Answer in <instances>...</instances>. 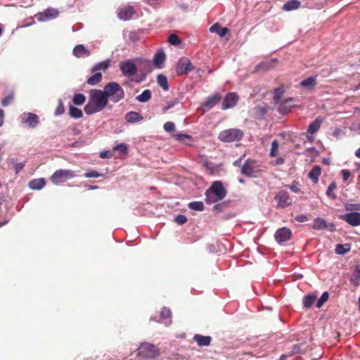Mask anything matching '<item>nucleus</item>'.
Masks as SVG:
<instances>
[{"label":"nucleus","instance_id":"obj_48","mask_svg":"<svg viewBox=\"0 0 360 360\" xmlns=\"http://www.w3.org/2000/svg\"><path fill=\"white\" fill-rule=\"evenodd\" d=\"M175 222L179 225L184 224L187 221V218L185 215L179 214L174 219Z\"/></svg>","mask_w":360,"mask_h":360},{"label":"nucleus","instance_id":"obj_61","mask_svg":"<svg viewBox=\"0 0 360 360\" xmlns=\"http://www.w3.org/2000/svg\"><path fill=\"white\" fill-rule=\"evenodd\" d=\"M146 74H142L139 78H136L134 81L136 83H139L146 79Z\"/></svg>","mask_w":360,"mask_h":360},{"label":"nucleus","instance_id":"obj_13","mask_svg":"<svg viewBox=\"0 0 360 360\" xmlns=\"http://www.w3.org/2000/svg\"><path fill=\"white\" fill-rule=\"evenodd\" d=\"M291 236V230L286 227L278 229L274 234V238L278 243H282L289 240Z\"/></svg>","mask_w":360,"mask_h":360},{"label":"nucleus","instance_id":"obj_40","mask_svg":"<svg viewBox=\"0 0 360 360\" xmlns=\"http://www.w3.org/2000/svg\"><path fill=\"white\" fill-rule=\"evenodd\" d=\"M188 207L193 210L202 211L204 210V205H203L202 202L195 201V202H190L188 204Z\"/></svg>","mask_w":360,"mask_h":360},{"label":"nucleus","instance_id":"obj_39","mask_svg":"<svg viewBox=\"0 0 360 360\" xmlns=\"http://www.w3.org/2000/svg\"><path fill=\"white\" fill-rule=\"evenodd\" d=\"M86 101V97L82 94H76L73 98L72 102L75 105H80L84 103Z\"/></svg>","mask_w":360,"mask_h":360},{"label":"nucleus","instance_id":"obj_8","mask_svg":"<svg viewBox=\"0 0 360 360\" xmlns=\"http://www.w3.org/2000/svg\"><path fill=\"white\" fill-rule=\"evenodd\" d=\"M39 116L33 112H24L21 115V123L27 127L34 129L39 123Z\"/></svg>","mask_w":360,"mask_h":360},{"label":"nucleus","instance_id":"obj_49","mask_svg":"<svg viewBox=\"0 0 360 360\" xmlns=\"http://www.w3.org/2000/svg\"><path fill=\"white\" fill-rule=\"evenodd\" d=\"M101 176H103L101 174L93 170L87 172L84 174V176L86 178H97Z\"/></svg>","mask_w":360,"mask_h":360},{"label":"nucleus","instance_id":"obj_63","mask_svg":"<svg viewBox=\"0 0 360 360\" xmlns=\"http://www.w3.org/2000/svg\"><path fill=\"white\" fill-rule=\"evenodd\" d=\"M279 63V61L276 58H271V68L277 66Z\"/></svg>","mask_w":360,"mask_h":360},{"label":"nucleus","instance_id":"obj_29","mask_svg":"<svg viewBox=\"0 0 360 360\" xmlns=\"http://www.w3.org/2000/svg\"><path fill=\"white\" fill-rule=\"evenodd\" d=\"M301 3L297 0H290L287 1L283 6V9L285 11H290L299 8Z\"/></svg>","mask_w":360,"mask_h":360},{"label":"nucleus","instance_id":"obj_47","mask_svg":"<svg viewBox=\"0 0 360 360\" xmlns=\"http://www.w3.org/2000/svg\"><path fill=\"white\" fill-rule=\"evenodd\" d=\"M278 142L274 140L271 143V157H276L278 155Z\"/></svg>","mask_w":360,"mask_h":360},{"label":"nucleus","instance_id":"obj_7","mask_svg":"<svg viewBox=\"0 0 360 360\" xmlns=\"http://www.w3.org/2000/svg\"><path fill=\"white\" fill-rule=\"evenodd\" d=\"M190 60L187 58H181L176 65V73L178 76L187 75L193 70Z\"/></svg>","mask_w":360,"mask_h":360},{"label":"nucleus","instance_id":"obj_52","mask_svg":"<svg viewBox=\"0 0 360 360\" xmlns=\"http://www.w3.org/2000/svg\"><path fill=\"white\" fill-rule=\"evenodd\" d=\"M345 209L347 211L359 210H360V205L358 204H347L345 205Z\"/></svg>","mask_w":360,"mask_h":360},{"label":"nucleus","instance_id":"obj_53","mask_svg":"<svg viewBox=\"0 0 360 360\" xmlns=\"http://www.w3.org/2000/svg\"><path fill=\"white\" fill-rule=\"evenodd\" d=\"M113 156V154H112V152L110 151V150H105V151H102L101 153H100V157L101 158H103V159H105V158H112Z\"/></svg>","mask_w":360,"mask_h":360},{"label":"nucleus","instance_id":"obj_55","mask_svg":"<svg viewBox=\"0 0 360 360\" xmlns=\"http://www.w3.org/2000/svg\"><path fill=\"white\" fill-rule=\"evenodd\" d=\"M341 173H342V179L344 181H346L348 180V179L351 176V173L349 170L347 169H342L341 171Z\"/></svg>","mask_w":360,"mask_h":360},{"label":"nucleus","instance_id":"obj_60","mask_svg":"<svg viewBox=\"0 0 360 360\" xmlns=\"http://www.w3.org/2000/svg\"><path fill=\"white\" fill-rule=\"evenodd\" d=\"M160 0H144V1L148 5L153 6L158 4Z\"/></svg>","mask_w":360,"mask_h":360},{"label":"nucleus","instance_id":"obj_33","mask_svg":"<svg viewBox=\"0 0 360 360\" xmlns=\"http://www.w3.org/2000/svg\"><path fill=\"white\" fill-rule=\"evenodd\" d=\"M351 249V246L348 243L345 244H338L335 248V253L338 255H344L348 252H349Z\"/></svg>","mask_w":360,"mask_h":360},{"label":"nucleus","instance_id":"obj_26","mask_svg":"<svg viewBox=\"0 0 360 360\" xmlns=\"http://www.w3.org/2000/svg\"><path fill=\"white\" fill-rule=\"evenodd\" d=\"M322 122V118L320 117H317L313 122L309 124L307 129V133L310 134H314L316 133L320 129Z\"/></svg>","mask_w":360,"mask_h":360},{"label":"nucleus","instance_id":"obj_16","mask_svg":"<svg viewBox=\"0 0 360 360\" xmlns=\"http://www.w3.org/2000/svg\"><path fill=\"white\" fill-rule=\"evenodd\" d=\"M256 162L252 160H247L241 168V173L248 176H255Z\"/></svg>","mask_w":360,"mask_h":360},{"label":"nucleus","instance_id":"obj_64","mask_svg":"<svg viewBox=\"0 0 360 360\" xmlns=\"http://www.w3.org/2000/svg\"><path fill=\"white\" fill-rule=\"evenodd\" d=\"M174 106V104L173 103H168L167 106H165L163 108H162V110L164 112H167L169 108H171L172 107Z\"/></svg>","mask_w":360,"mask_h":360},{"label":"nucleus","instance_id":"obj_22","mask_svg":"<svg viewBox=\"0 0 360 360\" xmlns=\"http://www.w3.org/2000/svg\"><path fill=\"white\" fill-rule=\"evenodd\" d=\"M210 32L223 37L228 33L229 30L226 27H222L219 23H215L210 27Z\"/></svg>","mask_w":360,"mask_h":360},{"label":"nucleus","instance_id":"obj_57","mask_svg":"<svg viewBox=\"0 0 360 360\" xmlns=\"http://www.w3.org/2000/svg\"><path fill=\"white\" fill-rule=\"evenodd\" d=\"M295 220L298 222H304L307 221V217L304 214H298L295 217Z\"/></svg>","mask_w":360,"mask_h":360},{"label":"nucleus","instance_id":"obj_56","mask_svg":"<svg viewBox=\"0 0 360 360\" xmlns=\"http://www.w3.org/2000/svg\"><path fill=\"white\" fill-rule=\"evenodd\" d=\"M289 188L294 193H299L300 191V188L299 187V185L297 182H295L292 185L289 186Z\"/></svg>","mask_w":360,"mask_h":360},{"label":"nucleus","instance_id":"obj_23","mask_svg":"<svg viewBox=\"0 0 360 360\" xmlns=\"http://www.w3.org/2000/svg\"><path fill=\"white\" fill-rule=\"evenodd\" d=\"M267 112L268 108L265 106L257 105L254 108V117L257 120H262Z\"/></svg>","mask_w":360,"mask_h":360},{"label":"nucleus","instance_id":"obj_15","mask_svg":"<svg viewBox=\"0 0 360 360\" xmlns=\"http://www.w3.org/2000/svg\"><path fill=\"white\" fill-rule=\"evenodd\" d=\"M238 99L239 97L236 93H229L222 102V109L226 110L234 107L237 104Z\"/></svg>","mask_w":360,"mask_h":360},{"label":"nucleus","instance_id":"obj_35","mask_svg":"<svg viewBox=\"0 0 360 360\" xmlns=\"http://www.w3.org/2000/svg\"><path fill=\"white\" fill-rule=\"evenodd\" d=\"M102 78V74L101 72H95V74L91 76L86 81V83L89 85H96L98 84Z\"/></svg>","mask_w":360,"mask_h":360},{"label":"nucleus","instance_id":"obj_46","mask_svg":"<svg viewBox=\"0 0 360 360\" xmlns=\"http://www.w3.org/2000/svg\"><path fill=\"white\" fill-rule=\"evenodd\" d=\"M14 99V95L13 94H11L6 96L1 101V104L3 106H6L9 104H11Z\"/></svg>","mask_w":360,"mask_h":360},{"label":"nucleus","instance_id":"obj_34","mask_svg":"<svg viewBox=\"0 0 360 360\" xmlns=\"http://www.w3.org/2000/svg\"><path fill=\"white\" fill-rule=\"evenodd\" d=\"M151 98V92L149 89L144 90L136 99L141 103H146Z\"/></svg>","mask_w":360,"mask_h":360},{"label":"nucleus","instance_id":"obj_9","mask_svg":"<svg viewBox=\"0 0 360 360\" xmlns=\"http://www.w3.org/2000/svg\"><path fill=\"white\" fill-rule=\"evenodd\" d=\"M274 199L277 203V207L279 208H285L292 204V200L285 191H280L276 194Z\"/></svg>","mask_w":360,"mask_h":360},{"label":"nucleus","instance_id":"obj_10","mask_svg":"<svg viewBox=\"0 0 360 360\" xmlns=\"http://www.w3.org/2000/svg\"><path fill=\"white\" fill-rule=\"evenodd\" d=\"M119 66L122 73L127 77L133 76L138 71L137 67L131 60L120 62Z\"/></svg>","mask_w":360,"mask_h":360},{"label":"nucleus","instance_id":"obj_37","mask_svg":"<svg viewBox=\"0 0 360 360\" xmlns=\"http://www.w3.org/2000/svg\"><path fill=\"white\" fill-rule=\"evenodd\" d=\"M69 114L75 119L81 118L83 116L82 111L73 105L69 107Z\"/></svg>","mask_w":360,"mask_h":360},{"label":"nucleus","instance_id":"obj_28","mask_svg":"<svg viewBox=\"0 0 360 360\" xmlns=\"http://www.w3.org/2000/svg\"><path fill=\"white\" fill-rule=\"evenodd\" d=\"M316 85V79L315 77H309L300 83V86L307 89H313Z\"/></svg>","mask_w":360,"mask_h":360},{"label":"nucleus","instance_id":"obj_14","mask_svg":"<svg viewBox=\"0 0 360 360\" xmlns=\"http://www.w3.org/2000/svg\"><path fill=\"white\" fill-rule=\"evenodd\" d=\"M134 13V7L129 5L122 6L117 9V16L120 19L123 20H129Z\"/></svg>","mask_w":360,"mask_h":360},{"label":"nucleus","instance_id":"obj_3","mask_svg":"<svg viewBox=\"0 0 360 360\" xmlns=\"http://www.w3.org/2000/svg\"><path fill=\"white\" fill-rule=\"evenodd\" d=\"M104 94L109 100L110 98L114 103H117L124 96V91L121 86L115 82L108 83L103 90Z\"/></svg>","mask_w":360,"mask_h":360},{"label":"nucleus","instance_id":"obj_32","mask_svg":"<svg viewBox=\"0 0 360 360\" xmlns=\"http://www.w3.org/2000/svg\"><path fill=\"white\" fill-rule=\"evenodd\" d=\"M110 65V60H105L104 61L100 62L97 64H96L92 68L91 72H95L97 70H106Z\"/></svg>","mask_w":360,"mask_h":360},{"label":"nucleus","instance_id":"obj_38","mask_svg":"<svg viewBox=\"0 0 360 360\" xmlns=\"http://www.w3.org/2000/svg\"><path fill=\"white\" fill-rule=\"evenodd\" d=\"M337 189V184L335 181L332 182L328 187L326 191L327 196L335 200L337 198V195L334 193V191Z\"/></svg>","mask_w":360,"mask_h":360},{"label":"nucleus","instance_id":"obj_58","mask_svg":"<svg viewBox=\"0 0 360 360\" xmlns=\"http://www.w3.org/2000/svg\"><path fill=\"white\" fill-rule=\"evenodd\" d=\"M285 162V160L283 158H278L275 162L271 161V165H280L283 164Z\"/></svg>","mask_w":360,"mask_h":360},{"label":"nucleus","instance_id":"obj_25","mask_svg":"<svg viewBox=\"0 0 360 360\" xmlns=\"http://www.w3.org/2000/svg\"><path fill=\"white\" fill-rule=\"evenodd\" d=\"M166 56L163 51H159L158 53H155L153 58V64L155 68H161L165 60Z\"/></svg>","mask_w":360,"mask_h":360},{"label":"nucleus","instance_id":"obj_4","mask_svg":"<svg viewBox=\"0 0 360 360\" xmlns=\"http://www.w3.org/2000/svg\"><path fill=\"white\" fill-rule=\"evenodd\" d=\"M159 354L157 347L148 342H142L136 350V356L141 359H154Z\"/></svg>","mask_w":360,"mask_h":360},{"label":"nucleus","instance_id":"obj_27","mask_svg":"<svg viewBox=\"0 0 360 360\" xmlns=\"http://www.w3.org/2000/svg\"><path fill=\"white\" fill-rule=\"evenodd\" d=\"M45 184V179L40 178L30 181L29 183V186L32 190H40L44 187Z\"/></svg>","mask_w":360,"mask_h":360},{"label":"nucleus","instance_id":"obj_20","mask_svg":"<svg viewBox=\"0 0 360 360\" xmlns=\"http://www.w3.org/2000/svg\"><path fill=\"white\" fill-rule=\"evenodd\" d=\"M143 116L138 112L131 111L125 115V120L129 123H136L143 120Z\"/></svg>","mask_w":360,"mask_h":360},{"label":"nucleus","instance_id":"obj_36","mask_svg":"<svg viewBox=\"0 0 360 360\" xmlns=\"http://www.w3.org/2000/svg\"><path fill=\"white\" fill-rule=\"evenodd\" d=\"M316 300V296L314 295H306L303 299V305L305 308H310L315 300Z\"/></svg>","mask_w":360,"mask_h":360},{"label":"nucleus","instance_id":"obj_41","mask_svg":"<svg viewBox=\"0 0 360 360\" xmlns=\"http://www.w3.org/2000/svg\"><path fill=\"white\" fill-rule=\"evenodd\" d=\"M168 42L174 46L179 45L181 42V39L176 34H172L169 36Z\"/></svg>","mask_w":360,"mask_h":360},{"label":"nucleus","instance_id":"obj_17","mask_svg":"<svg viewBox=\"0 0 360 360\" xmlns=\"http://www.w3.org/2000/svg\"><path fill=\"white\" fill-rule=\"evenodd\" d=\"M285 92L284 87L283 86L274 89V99L276 103H281V105L286 104L288 101H292L291 98L282 99V96Z\"/></svg>","mask_w":360,"mask_h":360},{"label":"nucleus","instance_id":"obj_50","mask_svg":"<svg viewBox=\"0 0 360 360\" xmlns=\"http://www.w3.org/2000/svg\"><path fill=\"white\" fill-rule=\"evenodd\" d=\"M114 150H119L123 153H127V146L125 143H120L113 148Z\"/></svg>","mask_w":360,"mask_h":360},{"label":"nucleus","instance_id":"obj_51","mask_svg":"<svg viewBox=\"0 0 360 360\" xmlns=\"http://www.w3.org/2000/svg\"><path fill=\"white\" fill-rule=\"evenodd\" d=\"M164 129L168 132L174 131L175 129V125L172 122H167L164 124Z\"/></svg>","mask_w":360,"mask_h":360},{"label":"nucleus","instance_id":"obj_12","mask_svg":"<svg viewBox=\"0 0 360 360\" xmlns=\"http://www.w3.org/2000/svg\"><path fill=\"white\" fill-rule=\"evenodd\" d=\"M340 218L345 221L352 226L360 225V213L356 212H351L340 216Z\"/></svg>","mask_w":360,"mask_h":360},{"label":"nucleus","instance_id":"obj_59","mask_svg":"<svg viewBox=\"0 0 360 360\" xmlns=\"http://www.w3.org/2000/svg\"><path fill=\"white\" fill-rule=\"evenodd\" d=\"M4 112L2 109L0 108V127L4 124Z\"/></svg>","mask_w":360,"mask_h":360},{"label":"nucleus","instance_id":"obj_54","mask_svg":"<svg viewBox=\"0 0 360 360\" xmlns=\"http://www.w3.org/2000/svg\"><path fill=\"white\" fill-rule=\"evenodd\" d=\"M174 137L179 141H183L185 139H191V136L185 134H176Z\"/></svg>","mask_w":360,"mask_h":360},{"label":"nucleus","instance_id":"obj_30","mask_svg":"<svg viewBox=\"0 0 360 360\" xmlns=\"http://www.w3.org/2000/svg\"><path fill=\"white\" fill-rule=\"evenodd\" d=\"M328 224L324 219L316 217L314 221L311 228L314 230H323L328 229Z\"/></svg>","mask_w":360,"mask_h":360},{"label":"nucleus","instance_id":"obj_6","mask_svg":"<svg viewBox=\"0 0 360 360\" xmlns=\"http://www.w3.org/2000/svg\"><path fill=\"white\" fill-rule=\"evenodd\" d=\"M73 171L70 169H59L56 171L51 177V180L54 184L65 182L68 179L75 176Z\"/></svg>","mask_w":360,"mask_h":360},{"label":"nucleus","instance_id":"obj_1","mask_svg":"<svg viewBox=\"0 0 360 360\" xmlns=\"http://www.w3.org/2000/svg\"><path fill=\"white\" fill-rule=\"evenodd\" d=\"M108 103V99L103 91L91 89L89 92V98L84 106V112L87 115H92L103 110Z\"/></svg>","mask_w":360,"mask_h":360},{"label":"nucleus","instance_id":"obj_2","mask_svg":"<svg viewBox=\"0 0 360 360\" xmlns=\"http://www.w3.org/2000/svg\"><path fill=\"white\" fill-rule=\"evenodd\" d=\"M226 195V191L221 181H214L205 191V202L212 204L223 200Z\"/></svg>","mask_w":360,"mask_h":360},{"label":"nucleus","instance_id":"obj_19","mask_svg":"<svg viewBox=\"0 0 360 360\" xmlns=\"http://www.w3.org/2000/svg\"><path fill=\"white\" fill-rule=\"evenodd\" d=\"M193 340L198 346L206 347L210 345L212 339L210 336H203L200 334H195L193 337Z\"/></svg>","mask_w":360,"mask_h":360},{"label":"nucleus","instance_id":"obj_42","mask_svg":"<svg viewBox=\"0 0 360 360\" xmlns=\"http://www.w3.org/2000/svg\"><path fill=\"white\" fill-rule=\"evenodd\" d=\"M269 68V65L268 63H260L257 65L255 66V72H266Z\"/></svg>","mask_w":360,"mask_h":360},{"label":"nucleus","instance_id":"obj_44","mask_svg":"<svg viewBox=\"0 0 360 360\" xmlns=\"http://www.w3.org/2000/svg\"><path fill=\"white\" fill-rule=\"evenodd\" d=\"M64 112H65V107H64L63 103L62 100H59L58 106L56 108L54 114H55V115L58 116V115H63Z\"/></svg>","mask_w":360,"mask_h":360},{"label":"nucleus","instance_id":"obj_18","mask_svg":"<svg viewBox=\"0 0 360 360\" xmlns=\"http://www.w3.org/2000/svg\"><path fill=\"white\" fill-rule=\"evenodd\" d=\"M221 99V96L219 93H215L212 96L208 97L205 101L203 106L207 110L211 109L217 103H218Z\"/></svg>","mask_w":360,"mask_h":360},{"label":"nucleus","instance_id":"obj_24","mask_svg":"<svg viewBox=\"0 0 360 360\" xmlns=\"http://www.w3.org/2000/svg\"><path fill=\"white\" fill-rule=\"evenodd\" d=\"M73 54L77 58H81L84 56H89L90 52L87 50L84 45L79 44L77 45L73 49Z\"/></svg>","mask_w":360,"mask_h":360},{"label":"nucleus","instance_id":"obj_21","mask_svg":"<svg viewBox=\"0 0 360 360\" xmlns=\"http://www.w3.org/2000/svg\"><path fill=\"white\" fill-rule=\"evenodd\" d=\"M321 173V168L319 165H315L312 167L311 171L309 172L308 176L309 178L314 183L317 184L319 182V178Z\"/></svg>","mask_w":360,"mask_h":360},{"label":"nucleus","instance_id":"obj_43","mask_svg":"<svg viewBox=\"0 0 360 360\" xmlns=\"http://www.w3.org/2000/svg\"><path fill=\"white\" fill-rule=\"evenodd\" d=\"M329 298V294L328 292H324L316 303V307L321 308L323 304L328 301Z\"/></svg>","mask_w":360,"mask_h":360},{"label":"nucleus","instance_id":"obj_45","mask_svg":"<svg viewBox=\"0 0 360 360\" xmlns=\"http://www.w3.org/2000/svg\"><path fill=\"white\" fill-rule=\"evenodd\" d=\"M160 317L164 320L169 319L171 317L170 309L167 307H163L160 311Z\"/></svg>","mask_w":360,"mask_h":360},{"label":"nucleus","instance_id":"obj_62","mask_svg":"<svg viewBox=\"0 0 360 360\" xmlns=\"http://www.w3.org/2000/svg\"><path fill=\"white\" fill-rule=\"evenodd\" d=\"M25 166L24 163H18L15 166V172L16 173H18L20 170H21Z\"/></svg>","mask_w":360,"mask_h":360},{"label":"nucleus","instance_id":"obj_5","mask_svg":"<svg viewBox=\"0 0 360 360\" xmlns=\"http://www.w3.org/2000/svg\"><path fill=\"white\" fill-rule=\"evenodd\" d=\"M243 134V131L239 129H228L221 131L218 139L222 142L231 143L241 140Z\"/></svg>","mask_w":360,"mask_h":360},{"label":"nucleus","instance_id":"obj_31","mask_svg":"<svg viewBox=\"0 0 360 360\" xmlns=\"http://www.w3.org/2000/svg\"><path fill=\"white\" fill-rule=\"evenodd\" d=\"M157 82L158 85L162 87L164 91H168L169 86L168 84L167 78L165 75L160 74L157 76Z\"/></svg>","mask_w":360,"mask_h":360},{"label":"nucleus","instance_id":"obj_11","mask_svg":"<svg viewBox=\"0 0 360 360\" xmlns=\"http://www.w3.org/2000/svg\"><path fill=\"white\" fill-rule=\"evenodd\" d=\"M59 11L56 8H47L43 12L38 13L36 17L39 21H47L57 18Z\"/></svg>","mask_w":360,"mask_h":360}]
</instances>
